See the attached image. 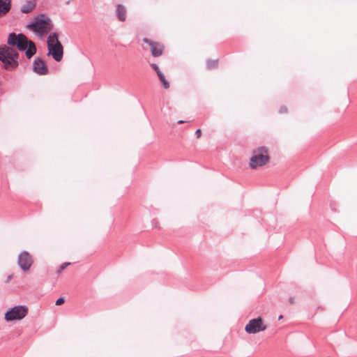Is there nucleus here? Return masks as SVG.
<instances>
[{
  "label": "nucleus",
  "instance_id": "obj_1",
  "mask_svg": "<svg viewBox=\"0 0 357 357\" xmlns=\"http://www.w3.org/2000/svg\"><path fill=\"white\" fill-rule=\"evenodd\" d=\"M20 38V33L10 32L7 39L8 45H0V61L3 63L6 70H13L19 66V53L13 47L17 45Z\"/></svg>",
  "mask_w": 357,
  "mask_h": 357
},
{
  "label": "nucleus",
  "instance_id": "obj_2",
  "mask_svg": "<svg viewBox=\"0 0 357 357\" xmlns=\"http://www.w3.org/2000/svg\"><path fill=\"white\" fill-rule=\"evenodd\" d=\"M28 26L39 37L46 35L53 26L50 18L45 13L38 14L35 17V20L30 22Z\"/></svg>",
  "mask_w": 357,
  "mask_h": 357
},
{
  "label": "nucleus",
  "instance_id": "obj_3",
  "mask_svg": "<svg viewBox=\"0 0 357 357\" xmlns=\"http://www.w3.org/2000/svg\"><path fill=\"white\" fill-rule=\"evenodd\" d=\"M270 160L266 147L261 146L253 151V155L250 159V167L256 169L266 165Z\"/></svg>",
  "mask_w": 357,
  "mask_h": 357
},
{
  "label": "nucleus",
  "instance_id": "obj_4",
  "mask_svg": "<svg viewBox=\"0 0 357 357\" xmlns=\"http://www.w3.org/2000/svg\"><path fill=\"white\" fill-rule=\"evenodd\" d=\"M29 309L24 305H18L8 308L4 314V319L6 321H20L28 314Z\"/></svg>",
  "mask_w": 357,
  "mask_h": 357
},
{
  "label": "nucleus",
  "instance_id": "obj_5",
  "mask_svg": "<svg viewBox=\"0 0 357 357\" xmlns=\"http://www.w3.org/2000/svg\"><path fill=\"white\" fill-rule=\"evenodd\" d=\"M21 38L16 47L21 52H25V55L28 59H31L36 53V47L31 40H29L24 33H20Z\"/></svg>",
  "mask_w": 357,
  "mask_h": 357
},
{
  "label": "nucleus",
  "instance_id": "obj_6",
  "mask_svg": "<svg viewBox=\"0 0 357 357\" xmlns=\"http://www.w3.org/2000/svg\"><path fill=\"white\" fill-rule=\"evenodd\" d=\"M33 264V257L28 251L23 250L18 255L17 265L24 273L28 272Z\"/></svg>",
  "mask_w": 357,
  "mask_h": 357
},
{
  "label": "nucleus",
  "instance_id": "obj_7",
  "mask_svg": "<svg viewBox=\"0 0 357 357\" xmlns=\"http://www.w3.org/2000/svg\"><path fill=\"white\" fill-rule=\"evenodd\" d=\"M266 326L263 324L262 319L258 317L250 319L245 325V331L248 334H256L265 331Z\"/></svg>",
  "mask_w": 357,
  "mask_h": 357
},
{
  "label": "nucleus",
  "instance_id": "obj_8",
  "mask_svg": "<svg viewBox=\"0 0 357 357\" xmlns=\"http://www.w3.org/2000/svg\"><path fill=\"white\" fill-rule=\"evenodd\" d=\"M47 56H51L53 59L59 62L63 59V46L61 43H58L54 45H50L47 47Z\"/></svg>",
  "mask_w": 357,
  "mask_h": 357
},
{
  "label": "nucleus",
  "instance_id": "obj_9",
  "mask_svg": "<svg viewBox=\"0 0 357 357\" xmlns=\"http://www.w3.org/2000/svg\"><path fill=\"white\" fill-rule=\"evenodd\" d=\"M32 70L39 75H46L49 73L46 62L38 56L33 59Z\"/></svg>",
  "mask_w": 357,
  "mask_h": 357
},
{
  "label": "nucleus",
  "instance_id": "obj_10",
  "mask_svg": "<svg viewBox=\"0 0 357 357\" xmlns=\"http://www.w3.org/2000/svg\"><path fill=\"white\" fill-rule=\"evenodd\" d=\"M143 42L149 45L153 56L158 57L162 54L165 48L162 44L152 41L147 38H143Z\"/></svg>",
  "mask_w": 357,
  "mask_h": 357
},
{
  "label": "nucleus",
  "instance_id": "obj_11",
  "mask_svg": "<svg viewBox=\"0 0 357 357\" xmlns=\"http://www.w3.org/2000/svg\"><path fill=\"white\" fill-rule=\"evenodd\" d=\"M12 8V1L0 0V17L5 16Z\"/></svg>",
  "mask_w": 357,
  "mask_h": 357
},
{
  "label": "nucleus",
  "instance_id": "obj_12",
  "mask_svg": "<svg viewBox=\"0 0 357 357\" xmlns=\"http://www.w3.org/2000/svg\"><path fill=\"white\" fill-rule=\"evenodd\" d=\"M36 6L35 0H29L21 6L20 12L22 13H29L31 12Z\"/></svg>",
  "mask_w": 357,
  "mask_h": 357
},
{
  "label": "nucleus",
  "instance_id": "obj_13",
  "mask_svg": "<svg viewBox=\"0 0 357 357\" xmlns=\"http://www.w3.org/2000/svg\"><path fill=\"white\" fill-rule=\"evenodd\" d=\"M116 15L119 20L124 22L126 19V9L122 4H118L116 8Z\"/></svg>",
  "mask_w": 357,
  "mask_h": 357
},
{
  "label": "nucleus",
  "instance_id": "obj_14",
  "mask_svg": "<svg viewBox=\"0 0 357 357\" xmlns=\"http://www.w3.org/2000/svg\"><path fill=\"white\" fill-rule=\"evenodd\" d=\"M58 43H61L59 40V33L56 32H51L47 39V47L50 45H54Z\"/></svg>",
  "mask_w": 357,
  "mask_h": 357
},
{
  "label": "nucleus",
  "instance_id": "obj_15",
  "mask_svg": "<svg viewBox=\"0 0 357 357\" xmlns=\"http://www.w3.org/2000/svg\"><path fill=\"white\" fill-rule=\"evenodd\" d=\"M157 75H158L163 88L165 89H169V82L166 79L164 73L162 72H160V73H158V74Z\"/></svg>",
  "mask_w": 357,
  "mask_h": 357
},
{
  "label": "nucleus",
  "instance_id": "obj_16",
  "mask_svg": "<svg viewBox=\"0 0 357 357\" xmlns=\"http://www.w3.org/2000/svg\"><path fill=\"white\" fill-rule=\"evenodd\" d=\"M218 66V60H211L208 59L207 60V68L208 69H213Z\"/></svg>",
  "mask_w": 357,
  "mask_h": 357
},
{
  "label": "nucleus",
  "instance_id": "obj_17",
  "mask_svg": "<svg viewBox=\"0 0 357 357\" xmlns=\"http://www.w3.org/2000/svg\"><path fill=\"white\" fill-rule=\"evenodd\" d=\"M70 264V262H64V263L61 264L60 265L59 268H58V270L56 271V272L58 273H61L62 271H63Z\"/></svg>",
  "mask_w": 357,
  "mask_h": 357
},
{
  "label": "nucleus",
  "instance_id": "obj_18",
  "mask_svg": "<svg viewBox=\"0 0 357 357\" xmlns=\"http://www.w3.org/2000/svg\"><path fill=\"white\" fill-rule=\"evenodd\" d=\"M151 68H152L155 71V73H157V75L158 74V73H160V72H162V71L160 70V68H159L158 66L156 63H151Z\"/></svg>",
  "mask_w": 357,
  "mask_h": 357
},
{
  "label": "nucleus",
  "instance_id": "obj_19",
  "mask_svg": "<svg viewBox=\"0 0 357 357\" xmlns=\"http://www.w3.org/2000/svg\"><path fill=\"white\" fill-rule=\"evenodd\" d=\"M65 302V298L63 296L59 297L55 302L56 305H61Z\"/></svg>",
  "mask_w": 357,
  "mask_h": 357
},
{
  "label": "nucleus",
  "instance_id": "obj_20",
  "mask_svg": "<svg viewBox=\"0 0 357 357\" xmlns=\"http://www.w3.org/2000/svg\"><path fill=\"white\" fill-rule=\"evenodd\" d=\"M287 112V108L286 106L284 105H282L280 107V109H279V113L280 114H285Z\"/></svg>",
  "mask_w": 357,
  "mask_h": 357
},
{
  "label": "nucleus",
  "instance_id": "obj_21",
  "mask_svg": "<svg viewBox=\"0 0 357 357\" xmlns=\"http://www.w3.org/2000/svg\"><path fill=\"white\" fill-rule=\"evenodd\" d=\"M195 135L197 138H199L201 136V135H202L201 129H199V128L197 129L195 132Z\"/></svg>",
  "mask_w": 357,
  "mask_h": 357
},
{
  "label": "nucleus",
  "instance_id": "obj_22",
  "mask_svg": "<svg viewBox=\"0 0 357 357\" xmlns=\"http://www.w3.org/2000/svg\"><path fill=\"white\" fill-rule=\"evenodd\" d=\"M13 278V274H10V275H8L6 282L8 283Z\"/></svg>",
  "mask_w": 357,
  "mask_h": 357
},
{
  "label": "nucleus",
  "instance_id": "obj_23",
  "mask_svg": "<svg viewBox=\"0 0 357 357\" xmlns=\"http://www.w3.org/2000/svg\"><path fill=\"white\" fill-rule=\"evenodd\" d=\"M289 302L291 304H294V302H295L294 298V297H292V296H290V297L289 298Z\"/></svg>",
  "mask_w": 357,
  "mask_h": 357
},
{
  "label": "nucleus",
  "instance_id": "obj_24",
  "mask_svg": "<svg viewBox=\"0 0 357 357\" xmlns=\"http://www.w3.org/2000/svg\"><path fill=\"white\" fill-rule=\"evenodd\" d=\"M185 122H188V121H187L179 120V121H178L177 123L178 124H181V123H185Z\"/></svg>",
  "mask_w": 357,
  "mask_h": 357
},
{
  "label": "nucleus",
  "instance_id": "obj_25",
  "mask_svg": "<svg viewBox=\"0 0 357 357\" xmlns=\"http://www.w3.org/2000/svg\"><path fill=\"white\" fill-rule=\"evenodd\" d=\"M71 1H72V0H68V1H66V3L67 5H68V4H70V2H71Z\"/></svg>",
  "mask_w": 357,
  "mask_h": 357
},
{
  "label": "nucleus",
  "instance_id": "obj_26",
  "mask_svg": "<svg viewBox=\"0 0 357 357\" xmlns=\"http://www.w3.org/2000/svg\"><path fill=\"white\" fill-rule=\"evenodd\" d=\"M155 222H156V220H155V219H154V220H152V224H153V225H154Z\"/></svg>",
  "mask_w": 357,
  "mask_h": 357
},
{
  "label": "nucleus",
  "instance_id": "obj_27",
  "mask_svg": "<svg viewBox=\"0 0 357 357\" xmlns=\"http://www.w3.org/2000/svg\"><path fill=\"white\" fill-rule=\"evenodd\" d=\"M282 318V315H280L278 319H281Z\"/></svg>",
  "mask_w": 357,
  "mask_h": 357
},
{
  "label": "nucleus",
  "instance_id": "obj_28",
  "mask_svg": "<svg viewBox=\"0 0 357 357\" xmlns=\"http://www.w3.org/2000/svg\"><path fill=\"white\" fill-rule=\"evenodd\" d=\"M144 111H145L144 107L142 106Z\"/></svg>",
  "mask_w": 357,
  "mask_h": 357
}]
</instances>
